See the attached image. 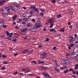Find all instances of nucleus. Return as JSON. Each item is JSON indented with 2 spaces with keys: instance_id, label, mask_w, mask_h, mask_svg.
Instances as JSON below:
<instances>
[{
  "instance_id": "21",
  "label": "nucleus",
  "mask_w": 78,
  "mask_h": 78,
  "mask_svg": "<svg viewBox=\"0 0 78 78\" xmlns=\"http://www.w3.org/2000/svg\"><path fill=\"white\" fill-rule=\"evenodd\" d=\"M69 72V70L68 69H66V70H64L63 71V73H67Z\"/></svg>"
},
{
  "instance_id": "28",
  "label": "nucleus",
  "mask_w": 78,
  "mask_h": 78,
  "mask_svg": "<svg viewBox=\"0 0 78 78\" xmlns=\"http://www.w3.org/2000/svg\"><path fill=\"white\" fill-rule=\"evenodd\" d=\"M62 17V15L60 14H59L57 16V17L58 18H60Z\"/></svg>"
},
{
  "instance_id": "39",
  "label": "nucleus",
  "mask_w": 78,
  "mask_h": 78,
  "mask_svg": "<svg viewBox=\"0 0 78 78\" xmlns=\"http://www.w3.org/2000/svg\"><path fill=\"white\" fill-rule=\"evenodd\" d=\"M12 35H13V33H11L10 34V35H9V36H8V37L11 38V37H12Z\"/></svg>"
},
{
  "instance_id": "46",
  "label": "nucleus",
  "mask_w": 78,
  "mask_h": 78,
  "mask_svg": "<svg viewBox=\"0 0 78 78\" xmlns=\"http://www.w3.org/2000/svg\"><path fill=\"white\" fill-rule=\"evenodd\" d=\"M2 26H3V27L4 28H5L7 27V26L6 25H3Z\"/></svg>"
},
{
  "instance_id": "51",
  "label": "nucleus",
  "mask_w": 78,
  "mask_h": 78,
  "mask_svg": "<svg viewBox=\"0 0 78 78\" xmlns=\"http://www.w3.org/2000/svg\"><path fill=\"white\" fill-rule=\"evenodd\" d=\"M65 60L64 59H62V60H61V62H64L65 61Z\"/></svg>"
},
{
  "instance_id": "32",
  "label": "nucleus",
  "mask_w": 78,
  "mask_h": 78,
  "mask_svg": "<svg viewBox=\"0 0 78 78\" xmlns=\"http://www.w3.org/2000/svg\"><path fill=\"white\" fill-rule=\"evenodd\" d=\"M6 69V68L5 67H2L1 68V69L2 70H5Z\"/></svg>"
},
{
  "instance_id": "55",
  "label": "nucleus",
  "mask_w": 78,
  "mask_h": 78,
  "mask_svg": "<svg viewBox=\"0 0 78 78\" xmlns=\"http://www.w3.org/2000/svg\"><path fill=\"white\" fill-rule=\"evenodd\" d=\"M42 61H41L40 60H38L37 61V63H40L41 62H42Z\"/></svg>"
},
{
  "instance_id": "37",
  "label": "nucleus",
  "mask_w": 78,
  "mask_h": 78,
  "mask_svg": "<svg viewBox=\"0 0 78 78\" xmlns=\"http://www.w3.org/2000/svg\"><path fill=\"white\" fill-rule=\"evenodd\" d=\"M2 57H3V58H6L7 57V56H6L5 55H2Z\"/></svg>"
},
{
  "instance_id": "12",
  "label": "nucleus",
  "mask_w": 78,
  "mask_h": 78,
  "mask_svg": "<svg viewBox=\"0 0 78 78\" xmlns=\"http://www.w3.org/2000/svg\"><path fill=\"white\" fill-rule=\"evenodd\" d=\"M36 6L35 5H31L30 6V9H35L36 8Z\"/></svg>"
},
{
  "instance_id": "17",
  "label": "nucleus",
  "mask_w": 78,
  "mask_h": 78,
  "mask_svg": "<svg viewBox=\"0 0 78 78\" xmlns=\"http://www.w3.org/2000/svg\"><path fill=\"white\" fill-rule=\"evenodd\" d=\"M34 9V11H35L37 12H39L38 9L37 8H35V9Z\"/></svg>"
},
{
  "instance_id": "27",
  "label": "nucleus",
  "mask_w": 78,
  "mask_h": 78,
  "mask_svg": "<svg viewBox=\"0 0 78 78\" xmlns=\"http://www.w3.org/2000/svg\"><path fill=\"white\" fill-rule=\"evenodd\" d=\"M55 30V29L54 28H52L51 29H50V30H49V31L50 32H53Z\"/></svg>"
},
{
  "instance_id": "56",
  "label": "nucleus",
  "mask_w": 78,
  "mask_h": 78,
  "mask_svg": "<svg viewBox=\"0 0 78 78\" xmlns=\"http://www.w3.org/2000/svg\"><path fill=\"white\" fill-rule=\"evenodd\" d=\"M47 68V67H43V66L41 67V68L42 69H46Z\"/></svg>"
},
{
  "instance_id": "47",
  "label": "nucleus",
  "mask_w": 78,
  "mask_h": 78,
  "mask_svg": "<svg viewBox=\"0 0 78 78\" xmlns=\"http://www.w3.org/2000/svg\"><path fill=\"white\" fill-rule=\"evenodd\" d=\"M8 64V62H5L4 61V62H3V64Z\"/></svg>"
},
{
  "instance_id": "8",
  "label": "nucleus",
  "mask_w": 78,
  "mask_h": 78,
  "mask_svg": "<svg viewBox=\"0 0 78 78\" xmlns=\"http://www.w3.org/2000/svg\"><path fill=\"white\" fill-rule=\"evenodd\" d=\"M23 70L26 73L30 72V70L27 68H23Z\"/></svg>"
},
{
  "instance_id": "26",
  "label": "nucleus",
  "mask_w": 78,
  "mask_h": 78,
  "mask_svg": "<svg viewBox=\"0 0 78 78\" xmlns=\"http://www.w3.org/2000/svg\"><path fill=\"white\" fill-rule=\"evenodd\" d=\"M0 22H1V23L4 22H5V20L2 19H1L0 20Z\"/></svg>"
},
{
  "instance_id": "3",
  "label": "nucleus",
  "mask_w": 78,
  "mask_h": 78,
  "mask_svg": "<svg viewBox=\"0 0 78 78\" xmlns=\"http://www.w3.org/2000/svg\"><path fill=\"white\" fill-rule=\"evenodd\" d=\"M28 30V29L26 28L23 29H21L20 31H21L22 34H26V31Z\"/></svg>"
},
{
  "instance_id": "38",
  "label": "nucleus",
  "mask_w": 78,
  "mask_h": 78,
  "mask_svg": "<svg viewBox=\"0 0 78 78\" xmlns=\"http://www.w3.org/2000/svg\"><path fill=\"white\" fill-rule=\"evenodd\" d=\"M56 48V46H54L53 48V50H56L57 49Z\"/></svg>"
},
{
  "instance_id": "23",
  "label": "nucleus",
  "mask_w": 78,
  "mask_h": 78,
  "mask_svg": "<svg viewBox=\"0 0 78 78\" xmlns=\"http://www.w3.org/2000/svg\"><path fill=\"white\" fill-rule=\"evenodd\" d=\"M55 69V71H56V72H58V73H59V70H58V68H57V67H55L54 68Z\"/></svg>"
},
{
  "instance_id": "61",
  "label": "nucleus",
  "mask_w": 78,
  "mask_h": 78,
  "mask_svg": "<svg viewBox=\"0 0 78 78\" xmlns=\"http://www.w3.org/2000/svg\"><path fill=\"white\" fill-rule=\"evenodd\" d=\"M18 74H20V76H22L23 75V73H18Z\"/></svg>"
},
{
  "instance_id": "14",
  "label": "nucleus",
  "mask_w": 78,
  "mask_h": 78,
  "mask_svg": "<svg viewBox=\"0 0 78 78\" xmlns=\"http://www.w3.org/2000/svg\"><path fill=\"white\" fill-rule=\"evenodd\" d=\"M78 55V53L77 54H76V55H72V56H73V57L72 58H76L77 57Z\"/></svg>"
},
{
  "instance_id": "45",
  "label": "nucleus",
  "mask_w": 78,
  "mask_h": 78,
  "mask_svg": "<svg viewBox=\"0 0 78 78\" xmlns=\"http://www.w3.org/2000/svg\"><path fill=\"white\" fill-rule=\"evenodd\" d=\"M18 73V72H16L13 73V75H16Z\"/></svg>"
},
{
  "instance_id": "52",
  "label": "nucleus",
  "mask_w": 78,
  "mask_h": 78,
  "mask_svg": "<svg viewBox=\"0 0 78 78\" xmlns=\"http://www.w3.org/2000/svg\"><path fill=\"white\" fill-rule=\"evenodd\" d=\"M72 73H73V74H76L75 71L74 70L73 71Z\"/></svg>"
},
{
  "instance_id": "53",
  "label": "nucleus",
  "mask_w": 78,
  "mask_h": 78,
  "mask_svg": "<svg viewBox=\"0 0 78 78\" xmlns=\"http://www.w3.org/2000/svg\"><path fill=\"white\" fill-rule=\"evenodd\" d=\"M45 11V10H44V9H42V10H41V12H43V13H44V12Z\"/></svg>"
},
{
  "instance_id": "5",
  "label": "nucleus",
  "mask_w": 78,
  "mask_h": 78,
  "mask_svg": "<svg viewBox=\"0 0 78 78\" xmlns=\"http://www.w3.org/2000/svg\"><path fill=\"white\" fill-rule=\"evenodd\" d=\"M42 75H43V76H46L48 77V78H51V76L50 75H49V73H48L47 72H45V73H42Z\"/></svg>"
},
{
  "instance_id": "60",
  "label": "nucleus",
  "mask_w": 78,
  "mask_h": 78,
  "mask_svg": "<svg viewBox=\"0 0 78 78\" xmlns=\"http://www.w3.org/2000/svg\"><path fill=\"white\" fill-rule=\"evenodd\" d=\"M74 61L76 62H77L78 61V59L77 58H75L74 59Z\"/></svg>"
},
{
  "instance_id": "33",
  "label": "nucleus",
  "mask_w": 78,
  "mask_h": 78,
  "mask_svg": "<svg viewBox=\"0 0 78 78\" xmlns=\"http://www.w3.org/2000/svg\"><path fill=\"white\" fill-rule=\"evenodd\" d=\"M33 49H32L31 50L29 51H28V53H31L33 52Z\"/></svg>"
},
{
  "instance_id": "15",
  "label": "nucleus",
  "mask_w": 78,
  "mask_h": 78,
  "mask_svg": "<svg viewBox=\"0 0 78 78\" xmlns=\"http://www.w3.org/2000/svg\"><path fill=\"white\" fill-rule=\"evenodd\" d=\"M5 2V0H2L1 1H0V5L4 4Z\"/></svg>"
},
{
  "instance_id": "48",
  "label": "nucleus",
  "mask_w": 78,
  "mask_h": 78,
  "mask_svg": "<svg viewBox=\"0 0 78 78\" xmlns=\"http://www.w3.org/2000/svg\"><path fill=\"white\" fill-rule=\"evenodd\" d=\"M74 45V44H71L70 45V46H69V47H73Z\"/></svg>"
},
{
  "instance_id": "35",
  "label": "nucleus",
  "mask_w": 78,
  "mask_h": 78,
  "mask_svg": "<svg viewBox=\"0 0 78 78\" xmlns=\"http://www.w3.org/2000/svg\"><path fill=\"white\" fill-rule=\"evenodd\" d=\"M51 2L52 3H55L56 2H57V1H56L55 0H52V1H51Z\"/></svg>"
},
{
  "instance_id": "54",
  "label": "nucleus",
  "mask_w": 78,
  "mask_h": 78,
  "mask_svg": "<svg viewBox=\"0 0 78 78\" xmlns=\"http://www.w3.org/2000/svg\"><path fill=\"white\" fill-rule=\"evenodd\" d=\"M44 61H42L38 64H44Z\"/></svg>"
},
{
  "instance_id": "43",
  "label": "nucleus",
  "mask_w": 78,
  "mask_h": 78,
  "mask_svg": "<svg viewBox=\"0 0 78 78\" xmlns=\"http://www.w3.org/2000/svg\"><path fill=\"white\" fill-rule=\"evenodd\" d=\"M31 19H30L29 18H28L27 20V21H28V22H30V21H31Z\"/></svg>"
},
{
  "instance_id": "29",
  "label": "nucleus",
  "mask_w": 78,
  "mask_h": 78,
  "mask_svg": "<svg viewBox=\"0 0 78 78\" xmlns=\"http://www.w3.org/2000/svg\"><path fill=\"white\" fill-rule=\"evenodd\" d=\"M2 15H3V16L6 17L7 16V14L5 13H2Z\"/></svg>"
},
{
  "instance_id": "63",
  "label": "nucleus",
  "mask_w": 78,
  "mask_h": 78,
  "mask_svg": "<svg viewBox=\"0 0 78 78\" xmlns=\"http://www.w3.org/2000/svg\"><path fill=\"white\" fill-rule=\"evenodd\" d=\"M23 17H25V14H23Z\"/></svg>"
},
{
  "instance_id": "31",
  "label": "nucleus",
  "mask_w": 78,
  "mask_h": 78,
  "mask_svg": "<svg viewBox=\"0 0 78 78\" xmlns=\"http://www.w3.org/2000/svg\"><path fill=\"white\" fill-rule=\"evenodd\" d=\"M31 63H34V64H37V62L35 61H32Z\"/></svg>"
},
{
  "instance_id": "24",
  "label": "nucleus",
  "mask_w": 78,
  "mask_h": 78,
  "mask_svg": "<svg viewBox=\"0 0 78 78\" xmlns=\"http://www.w3.org/2000/svg\"><path fill=\"white\" fill-rule=\"evenodd\" d=\"M28 19V18H27L26 17H24V18L23 19V20H24L25 22H27Z\"/></svg>"
},
{
  "instance_id": "6",
  "label": "nucleus",
  "mask_w": 78,
  "mask_h": 78,
  "mask_svg": "<svg viewBox=\"0 0 78 78\" xmlns=\"http://www.w3.org/2000/svg\"><path fill=\"white\" fill-rule=\"evenodd\" d=\"M34 13V11L33 10H31L30 11V12L28 13V15L29 16H28V17H30L32 15V14Z\"/></svg>"
},
{
  "instance_id": "19",
  "label": "nucleus",
  "mask_w": 78,
  "mask_h": 78,
  "mask_svg": "<svg viewBox=\"0 0 78 78\" xmlns=\"http://www.w3.org/2000/svg\"><path fill=\"white\" fill-rule=\"evenodd\" d=\"M16 39H17L16 37H13V38L12 41H14V42H16Z\"/></svg>"
},
{
  "instance_id": "36",
  "label": "nucleus",
  "mask_w": 78,
  "mask_h": 78,
  "mask_svg": "<svg viewBox=\"0 0 78 78\" xmlns=\"http://www.w3.org/2000/svg\"><path fill=\"white\" fill-rule=\"evenodd\" d=\"M22 23L23 25H26V24L27 23L25 22L24 21H22Z\"/></svg>"
},
{
  "instance_id": "7",
  "label": "nucleus",
  "mask_w": 78,
  "mask_h": 78,
  "mask_svg": "<svg viewBox=\"0 0 78 78\" xmlns=\"http://www.w3.org/2000/svg\"><path fill=\"white\" fill-rule=\"evenodd\" d=\"M63 63L65 64L68 65L70 64V62L69 60L68 59H66L65 60V61L64 62H63Z\"/></svg>"
},
{
  "instance_id": "34",
  "label": "nucleus",
  "mask_w": 78,
  "mask_h": 78,
  "mask_svg": "<svg viewBox=\"0 0 78 78\" xmlns=\"http://www.w3.org/2000/svg\"><path fill=\"white\" fill-rule=\"evenodd\" d=\"M6 34L7 36H8L10 34V33L8 31H6Z\"/></svg>"
},
{
  "instance_id": "10",
  "label": "nucleus",
  "mask_w": 78,
  "mask_h": 78,
  "mask_svg": "<svg viewBox=\"0 0 78 78\" xmlns=\"http://www.w3.org/2000/svg\"><path fill=\"white\" fill-rule=\"evenodd\" d=\"M46 55V53L45 52H44L42 54H40L41 57L43 58L45 57V56Z\"/></svg>"
},
{
  "instance_id": "57",
  "label": "nucleus",
  "mask_w": 78,
  "mask_h": 78,
  "mask_svg": "<svg viewBox=\"0 0 78 78\" xmlns=\"http://www.w3.org/2000/svg\"><path fill=\"white\" fill-rule=\"evenodd\" d=\"M42 47L43 46L41 45H39L38 46L39 48H42Z\"/></svg>"
},
{
  "instance_id": "59",
  "label": "nucleus",
  "mask_w": 78,
  "mask_h": 78,
  "mask_svg": "<svg viewBox=\"0 0 78 78\" xmlns=\"http://www.w3.org/2000/svg\"><path fill=\"white\" fill-rule=\"evenodd\" d=\"M69 71H73V69H69Z\"/></svg>"
},
{
  "instance_id": "50",
  "label": "nucleus",
  "mask_w": 78,
  "mask_h": 78,
  "mask_svg": "<svg viewBox=\"0 0 78 78\" xmlns=\"http://www.w3.org/2000/svg\"><path fill=\"white\" fill-rule=\"evenodd\" d=\"M19 28H20L19 27H18V26H15V29H19Z\"/></svg>"
},
{
  "instance_id": "41",
  "label": "nucleus",
  "mask_w": 78,
  "mask_h": 78,
  "mask_svg": "<svg viewBox=\"0 0 78 78\" xmlns=\"http://www.w3.org/2000/svg\"><path fill=\"white\" fill-rule=\"evenodd\" d=\"M44 14L42 12H41L40 15L41 16H42V17H44Z\"/></svg>"
},
{
  "instance_id": "2",
  "label": "nucleus",
  "mask_w": 78,
  "mask_h": 78,
  "mask_svg": "<svg viewBox=\"0 0 78 78\" xmlns=\"http://www.w3.org/2000/svg\"><path fill=\"white\" fill-rule=\"evenodd\" d=\"M42 26V24L41 23H36L35 24V27H36L37 28H39L40 27H41Z\"/></svg>"
},
{
  "instance_id": "4",
  "label": "nucleus",
  "mask_w": 78,
  "mask_h": 78,
  "mask_svg": "<svg viewBox=\"0 0 78 78\" xmlns=\"http://www.w3.org/2000/svg\"><path fill=\"white\" fill-rule=\"evenodd\" d=\"M30 30L32 31V32H35L37 31V29L35 27H31L29 29Z\"/></svg>"
},
{
  "instance_id": "40",
  "label": "nucleus",
  "mask_w": 78,
  "mask_h": 78,
  "mask_svg": "<svg viewBox=\"0 0 78 78\" xmlns=\"http://www.w3.org/2000/svg\"><path fill=\"white\" fill-rule=\"evenodd\" d=\"M4 23L3 22L0 23V26H2L4 25Z\"/></svg>"
},
{
  "instance_id": "30",
  "label": "nucleus",
  "mask_w": 78,
  "mask_h": 78,
  "mask_svg": "<svg viewBox=\"0 0 78 78\" xmlns=\"http://www.w3.org/2000/svg\"><path fill=\"white\" fill-rule=\"evenodd\" d=\"M53 25H54V23H52V24H50V25L49 26V27L50 28H52V27H53Z\"/></svg>"
},
{
  "instance_id": "11",
  "label": "nucleus",
  "mask_w": 78,
  "mask_h": 78,
  "mask_svg": "<svg viewBox=\"0 0 78 78\" xmlns=\"http://www.w3.org/2000/svg\"><path fill=\"white\" fill-rule=\"evenodd\" d=\"M10 8L11 9L12 11L15 12H16V10L15 9V7H13L12 6H10Z\"/></svg>"
},
{
  "instance_id": "13",
  "label": "nucleus",
  "mask_w": 78,
  "mask_h": 78,
  "mask_svg": "<svg viewBox=\"0 0 78 78\" xmlns=\"http://www.w3.org/2000/svg\"><path fill=\"white\" fill-rule=\"evenodd\" d=\"M77 53L78 54V51L76 52V53H75V51H73L71 53V55H77V54H76Z\"/></svg>"
},
{
  "instance_id": "1",
  "label": "nucleus",
  "mask_w": 78,
  "mask_h": 78,
  "mask_svg": "<svg viewBox=\"0 0 78 78\" xmlns=\"http://www.w3.org/2000/svg\"><path fill=\"white\" fill-rule=\"evenodd\" d=\"M68 41H69V42L70 43L72 44L73 43V41H75V40L74 39H73V37L70 36L69 37H68Z\"/></svg>"
},
{
  "instance_id": "44",
  "label": "nucleus",
  "mask_w": 78,
  "mask_h": 78,
  "mask_svg": "<svg viewBox=\"0 0 78 78\" xmlns=\"http://www.w3.org/2000/svg\"><path fill=\"white\" fill-rule=\"evenodd\" d=\"M45 41H49V39H48V37H47V38H46V40H45Z\"/></svg>"
},
{
  "instance_id": "25",
  "label": "nucleus",
  "mask_w": 78,
  "mask_h": 78,
  "mask_svg": "<svg viewBox=\"0 0 78 78\" xmlns=\"http://www.w3.org/2000/svg\"><path fill=\"white\" fill-rule=\"evenodd\" d=\"M32 26V24L31 23H28L27 24V27H31Z\"/></svg>"
},
{
  "instance_id": "42",
  "label": "nucleus",
  "mask_w": 78,
  "mask_h": 78,
  "mask_svg": "<svg viewBox=\"0 0 78 78\" xmlns=\"http://www.w3.org/2000/svg\"><path fill=\"white\" fill-rule=\"evenodd\" d=\"M6 38H7V39H9V40H10L11 39V37H9L8 36Z\"/></svg>"
},
{
  "instance_id": "58",
  "label": "nucleus",
  "mask_w": 78,
  "mask_h": 78,
  "mask_svg": "<svg viewBox=\"0 0 78 78\" xmlns=\"http://www.w3.org/2000/svg\"><path fill=\"white\" fill-rule=\"evenodd\" d=\"M74 68L76 69L77 70L78 69V67L77 66H75L74 67Z\"/></svg>"
},
{
  "instance_id": "22",
  "label": "nucleus",
  "mask_w": 78,
  "mask_h": 78,
  "mask_svg": "<svg viewBox=\"0 0 78 78\" xmlns=\"http://www.w3.org/2000/svg\"><path fill=\"white\" fill-rule=\"evenodd\" d=\"M17 15H15L14 16H13L12 17V19L13 20H15L16 19H17Z\"/></svg>"
},
{
  "instance_id": "49",
  "label": "nucleus",
  "mask_w": 78,
  "mask_h": 78,
  "mask_svg": "<svg viewBox=\"0 0 78 78\" xmlns=\"http://www.w3.org/2000/svg\"><path fill=\"white\" fill-rule=\"evenodd\" d=\"M24 51H25L26 53H28V51H29V50H25Z\"/></svg>"
},
{
  "instance_id": "9",
  "label": "nucleus",
  "mask_w": 78,
  "mask_h": 78,
  "mask_svg": "<svg viewBox=\"0 0 78 78\" xmlns=\"http://www.w3.org/2000/svg\"><path fill=\"white\" fill-rule=\"evenodd\" d=\"M55 19L53 18H51L50 19L48 20V23H53V22L54 21Z\"/></svg>"
},
{
  "instance_id": "18",
  "label": "nucleus",
  "mask_w": 78,
  "mask_h": 78,
  "mask_svg": "<svg viewBox=\"0 0 78 78\" xmlns=\"http://www.w3.org/2000/svg\"><path fill=\"white\" fill-rule=\"evenodd\" d=\"M5 9L6 10L7 12H10V8L9 7H6L5 8Z\"/></svg>"
},
{
  "instance_id": "16",
  "label": "nucleus",
  "mask_w": 78,
  "mask_h": 78,
  "mask_svg": "<svg viewBox=\"0 0 78 78\" xmlns=\"http://www.w3.org/2000/svg\"><path fill=\"white\" fill-rule=\"evenodd\" d=\"M65 31V28L64 27L60 29V31L62 32H64Z\"/></svg>"
},
{
  "instance_id": "62",
  "label": "nucleus",
  "mask_w": 78,
  "mask_h": 78,
  "mask_svg": "<svg viewBox=\"0 0 78 78\" xmlns=\"http://www.w3.org/2000/svg\"><path fill=\"white\" fill-rule=\"evenodd\" d=\"M32 21L34 22H35V20L34 19H32Z\"/></svg>"
},
{
  "instance_id": "64",
  "label": "nucleus",
  "mask_w": 78,
  "mask_h": 78,
  "mask_svg": "<svg viewBox=\"0 0 78 78\" xmlns=\"http://www.w3.org/2000/svg\"><path fill=\"white\" fill-rule=\"evenodd\" d=\"M76 28H78V23L76 24Z\"/></svg>"
},
{
  "instance_id": "20",
  "label": "nucleus",
  "mask_w": 78,
  "mask_h": 78,
  "mask_svg": "<svg viewBox=\"0 0 78 78\" xmlns=\"http://www.w3.org/2000/svg\"><path fill=\"white\" fill-rule=\"evenodd\" d=\"M15 6L17 8H19L20 7V4H17L16 5H15Z\"/></svg>"
}]
</instances>
